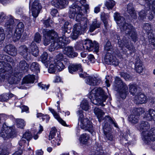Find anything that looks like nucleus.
Listing matches in <instances>:
<instances>
[{"mask_svg":"<svg viewBox=\"0 0 155 155\" xmlns=\"http://www.w3.org/2000/svg\"><path fill=\"white\" fill-rule=\"evenodd\" d=\"M120 75L126 81L130 80L131 79V76L129 74L124 72H120Z\"/></svg>","mask_w":155,"mask_h":155,"instance_id":"864d4df0","label":"nucleus"},{"mask_svg":"<svg viewBox=\"0 0 155 155\" xmlns=\"http://www.w3.org/2000/svg\"><path fill=\"white\" fill-rule=\"evenodd\" d=\"M127 11L133 18L136 19L137 16L132 4H129L127 7Z\"/></svg>","mask_w":155,"mask_h":155,"instance_id":"5701e85b","label":"nucleus"},{"mask_svg":"<svg viewBox=\"0 0 155 155\" xmlns=\"http://www.w3.org/2000/svg\"><path fill=\"white\" fill-rule=\"evenodd\" d=\"M101 82V79L98 77H89L86 80L87 84L93 86L98 85Z\"/></svg>","mask_w":155,"mask_h":155,"instance_id":"f3484780","label":"nucleus"},{"mask_svg":"<svg viewBox=\"0 0 155 155\" xmlns=\"http://www.w3.org/2000/svg\"><path fill=\"white\" fill-rule=\"evenodd\" d=\"M29 65L24 60H22L20 61L18 65V69L20 71L24 72L25 71H27L28 69Z\"/></svg>","mask_w":155,"mask_h":155,"instance_id":"4be33fe9","label":"nucleus"},{"mask_svg":"<svg viewBox=\"0 0 155 155\" xmlns=\"http://www.w3.org/2000/svg\"><path fill=\"white\" fill-rule=\"evenodd\" d=\"M73 30L72 33L71 34V38L75 40L77 39L79 35L84 33L83 30Z\"/></svg>","mask_w":155,"mask_h":155,"instance_id":"cd10ccee","label":"nucleus"},{"mask_svg":"<svg viewBox=\"0 0 155 155\" xmlns=\"http://www.w3.org/2000/svg\"><path fill=\"white\" fill-rule=\"evenodd\" d=\"M133 112V113L137 114V116H138L144 113L145 112V110L144 108L140 107L134 109Z\"/></svg>","mask_w":155,"mask_h":155,"instance_id":"c03bdc74","label":"nucleus"},{"mask_svg":"<svg viewBox=\"0 0 155 155\" xmlns=\"http://www.w3.org/2000/svg\"><path fill=\"white\" fill-rule=\"evenodd\" d=\"M8 94H5L0 95V101H6L9 99Z\"/></svg>","mask_w":155,"mask_h":155,"instance_id":"13d9d810","label":"nucleus"},{"mask_svg":"<svg viewBox=\"0 0 155 155\" xmlns=\"http://www.w3.org/2000/svg\"><path fill=\"white\" fill-rule=\"evenodd\" d=\"M35 80V77L34 75L29 74L24 78L21 84L33 83Z\"/></svg>","mask_w":155,"mask_h":155,"instance_id":"a878e982","label":"nucleus"},{"mask_svg":"<svg viewBox=\"0 0 155 155\" xmlns=\"http://www.w3.org/2000/svg\"><path fill=\"white\" fill-rule=\"evenodd\" d=\"M136 127L142 132V139L145 143L148 144L151 141L155 140V127L148 131L150 126L147 122L142 121L136 125Z\"/></svg>","mask_w":155,"mask_h":155,"instance_id":"20e7f679","label":"nucleus"},{"mask_svg":"<svg viewBox=\"0 0 155 155\" xmlns=\"http://www.w3.org/2000/svg\"><path fill=\"white\" fill-rule=\"evenodd\" d=\"M64 58V55L63 54L59 53L56 56V58L54 59H56L58 61H61Z\"/></svg>","mask_w":155,"mask_h":155,"instance_id":"69168bd1","label":"nucleus"},{"mask_svg":"<svg viewBox=\"0 0 155 155\" xmlns=\"http://www.w3.org/2000/svg\"><path fill=\"white\" fill-rule=\"evenodd\" d=\"M53 62L57 68V71H60L64 68L65 66L61 61H58L56 59H54Z\"/></svg>","mask_w":155,"mask_h":155,"instance_id":"c756f323","label":"nucleus"},{"mask_svg":"<svg viewBox=\"0 0 155 155\" xmlns=\"http://www.w3.org/2000/svg\"><path fill=\"white\" fill-rule=\"evenodd\" d=\"M59 0H52L51 4L52 5L57 8H59Z\"/></svg>","mask_w":155,"mask_h":155,"instance_id":"0e129e2a","label":"nucleus"},{"mask_svg":"<svg viewBox=\"0 0 155 155\" xmlns=\"http://www.w3.org/2000/svg\"><path fill=\"white\" fill-rule=\"evenodd\" d=\"M38 85L42 89H44V90H47L49 87V85H46L45 84H42L41 83H38Z\"/></svg>","mask_w":155,"mask_h":155,"instance_id":"338daca9","label":"nucleus"},{"mask_svg":"<svg viewBox=\"0 0 155 155\" xmlns=\"http://www.w3.org/2000/svg\"><path fill=\"white\" fill-rule=\"evenodd\" d=\"M56 129L55 127H53L52 128L49 135V140H50L53 138L55 137H57V134H56Z\"/></svg>","mask_w":155,"mask_h":155,"instance_id":"09e8293b","label":"nucleus"},{"mask_svg":"<svg viewBox=\"0 0 155 155\" xmlns=\"http://www.w3.org/2000/svg\"><path fill=\"white\" fill-rule=\"evenodd\" d=\"M114 18L120 28L123 29H132L133 26L130 24L126 23L125 18L121 16L120 14L116 12L114 14Z\"/></svg>","mask_w":155,"mask_h":155,"instance_id":"9d476101","label":"nucleus"},{"mask_svg":"<svg viewBox=\"0 0 155 155\" xmlns=\"http://www.w3.org/2000/svg\"><path fill=\"white\" fill-rule=\"evenodd\" d=\"M134 101L137 104H142L145 103L147 100L146 97L144 94L139 92L135 96Z\"/></svg>","mask_w":155,"mask_h":155,"instance_id":"6ab92c4d","label":"nucleus"},{"mask_svg":"<svg viewBox=\"0 0 155 155\" xmlns=\"http://www.w3.org/2000/svg\"><path fill=\"white\" fill-rule=\"evenodd\" d=\"M12 46V45L11 44L7 45L5 47L4 49V51L8 54H9V51H11Z\"/></svg>","mask_w":155,"mask_h":155,"instance_id":"052dcab7","label":"nucleus"},{"mask_svg":"<svg viewBox=\"0 0 155 155\" xmlns=\"http://www.w3.org/2000/svg\"><path fill=\"white\" fill-rule=\"evenodd\" d=\"M130 31H128L129 36L131 38L132 41L136 42L137 40V37L136 32L133 30H130Z\"/></svg>","mask_w":155,"mask_h":155,"instance_id":"ea45409f","label":"nucleus"},{"mask_svg":"<svg viewBox=\"0 0 155 155\" xmlns=\"http://www.w3.org/2000/svg\"><path fill=\"white\" fill-rule=\"evenodd\" d=\"M8 154L5 148H2L0 147V155H8Z\"/></svg>","mask_w":155,"mask_h":155,"instance_id":"e2e57ef3","label":"nucleus"},{"mask_svg":"<svg viewBox=\"0 0 155 155\" xmlns=\"http://www.w3.org/2000/svg\"><path fill=\"white\" fill-rule=\"evenodd\" d=\"M129 121L132 124H136L138 122L139 117L134 114H131L128 117Z\"/></svg>","mask_w":155,"mask_h":155,"instance_id":"2f4dec72","label":"nucleus"},{"mask_svg":"<svg viewBox=\"0 0 155 155\" xmlns=\"http://www.w3.org/2000/svg\"><path fill=\"white\" fill-rule=\"evenodd\" d=\"M81 128L85 130L92 132L93 130L92 123L87 118H84L80 119Z\"/></svg>","mask_w":155,"mask_h":155,"instance_id":"ddd939ff","label":"nucleus"},{"mask_svg":"<svg viewBox=\"0 0 155 155\" xmlns=\"http://www.w3.org/2000/svg\"><path fill=\"white\" fill-rule=\"evenodd\" d=\"M64 53L70 58H73L77 57L78 54L74 51L73 47H66L64 51Z\"/></svg>","mask_w":155,"mask_h":155,"instance_id":"aec40b11","label":"nucleus"},{"mask_svg":"<svg viewBox=\"0 0 155 155\" xmlns=\"http://www.w3.org/2000/svg\"><path fill=\"white\" fill-rule=\"evenodd\" d=\"M41 36L38 32L36 33L34 37V40L36 43H39L41 41Z\"/></svg>","mask_w":155,"mask_h":155,"instance_id":"8fccbe9b","label":"nucleus"},{"mask_svg":"<svg viewBox=\"0 0 155 155\" xmlns=\"http://www.w3.org/2000/svg\"><path fill=\"white\" fill-rule=\"evenodd\" d=\"M22 138L29 141L32 138V135L29 131H26L23 134Z\"/></svg>","mask_w":155,"mask_h":155,"instance_id":"603ef678","label":"nucleus"},{"mask_svg":"<svg viewBox=\"0 0 155 155\" xmlns=\"http://www.w3.org/2000/svg\"><path fill=\"white\" fill-rule=\"evenodd\" d=\"M103 120H105L104 124L103 126V131L104 134L108 140L112 141L114 140L115 137L111 133L112 129L110 125L107 122L108 121L114 124L116 127H118L117 124L115 121L109 116H106Z\"/></svg>","mask_w":155,"mask_h":155,"instance_id":"0eeeda50","label":"nucleus"},{"mask_svg":"<svg viewBox=\"0 0 155 155\" xmlns=\"http://www.w3.org/2000/svg\"><path fill=\"white\" fill-rule=\"evenodd\" d=\"M41 8V6L38 0H35L32 2L31 9L34 17L36 18L38 16Z\"/></svg>","mask_w":155,"mask_h":155,"instance_id":"4468645a","label":"nucleus"},{"mask_svg":"<svg viewBox=\"0 0 155 155\" xmlns=\"http://www.w3.org/2000/svg\"><path fill=\"white\" fill-rule=\"evenodd\" d=\"M16 122L17 127L18 128L23 129L25 125V121L22 119H17Z\"/></svg>","mask_w":155,"mask_h":155,"instance_id":"a18cd8bd","label":"nucleus"},{"mask_svg":"<svg viewBox=\"0 0 155 155\" xmlns=\"http://www.w3.org/2000/svg\"><path fill=\"white\" fill-rule=\"evenodd\" d=\"M0 60V76L3 78H8V81L10 84H17L19 81L18 75L12 73V66L8 63H12L13 59L8 55L2 54Z\"/></svg>","mask_w":155,"mask_h":155,"instance_id":"f257e3e1","label":"nucleus"},{"mask_svg":"<svg viewBox=\"0 0 155 155\" xmlns=\"http://www.w3.org/2000/svg\"><path fill=\"white\" fill-rule=\"evenodd\" d=\"M5 38L4 30H0V45L2 44Z\"/></svg>","mask_w":155,"mask_h":155,"instance_id":"4d7b16f0","label":"nucleus"},{"mask_svg":"<svg viewBox=\"0 0 155 155\" xmlns=\"http://www.w3.org/2000/svg\"><path fill=\"white\" fill-rule=\"evenodd\" d=\"M139 17L142 20H143L146 18L147 12L145 10H142L139 13Z\"/></svg>","mask_w":155,"mask_h":155,"instance_id":"5fc2aeb1","label":"nucleus"},{"mask_svg":"<svg viewBox=\"0 0 155 155\" xmlns=\"http://www.w3.org/2000/svg\"><path fill=\"white\" fill-rule=\"evenodd\" d=\"M94 112L97 117L99 119V121L102 120V118L104 114V113L100 109L95 107L94 109Z\"/></svg>","mask_w":155,"mask_h":155,"instance_id":"7c9ffc66","label":"nucleus"},{"mask_svg":"<svg viewBox=\"0 0 155 155\" xmlns=\"http://www.w3.org/2000/svg\"><path fill=\"white\" fill-rule=\"evenodd\" d=\"M81 107L83 110L87 111L89 107L87 101L85 100L82 101L81 104Z\"/></svg>","mask_w":155,"mask_h":155,"instance_id":"79ce46f5","label":"nucleus"},{"mask_svg":"<svg viewBox=\"0 0 155 155\" xmlns=\"http://www.w3.org/2000/svg\"><path fill=\"white\" fill-rule=\"evenodd\" d=\"M84 23H78L74 25V29H86L82 28Z\"/></svg>","mask_w":155,"mask_h":155,"instance_id":"bf43d9fd","label":"nucleus"},{"mask_svg":"<svg viewBox=\"0 0 155 155\" xmlns=\"http://www.w3.org/2000/svg\"><path fill=\"white\" fill-rule=\"evenodd\" d=\"M29 48L31 53L33 56L35 57H37L38 56L39 53V51L35 42L32 41L31 43Z\"/></svg>","mask_w":155,"mask_h":155,"instance_id":"b1692460","label":"nucleus"},{"mask_svg":"<svg viewBox=\"0 0 155 155\" xmlns=\"http://www.w3.org/2000/svg\"><path fill=\"white\" fill-rule=\"evenodd\" d=\"M31 70L32 71H36L37 72L39 71V67L38 64L35 62L32 63L30 67Z\"/></svg>","mask_w":155,"mask_h":155,"instance_id":"a19ab883","label":"nucleus"},{"mask_svg":"<svg viewBox=\"0 0 155 155\" xmlns=\"http://www.w3.org/2000/svg\"><path fill=\"white\" fill-rule=\"evenodd\" d=\"M135 70L136 72L140 73L142 72L143 70V64L140 59H137L135 63Z\"/></svg>","mask_w":155,"mask_h":155,"instance_id":"bb28decb","label":"nucleus"},{"mask_svg":"<svg viewBox=\"0 0 155 155\" xmlns=\"http://www.w3.org/2000/svg\"><path fill=\"white\" fill-rule=\"evenodd\" d=\"M56 71H57V68L54 63L53 61H52L50 64L48 69V72L50 73H54Z\"/></svg>","mask_w":155,"mask_h":155,"instance_id":"58836bf2","label":"nucleus"},{"mask_svg":"<svg viewBox=\"0 0 155 155\" xmlns=\"http://www.w3.org/2000/svg\"><path fill=\"white\" fill-rule=\"evenodd\" d=\"M93 155H105L103 153L102 147H98L96 150L93 152Z\"/></svg>","mask_w":155,"mask_h":155,"instance_id":"49530a36","label":"nucleus"},{"mask_svg":"<svg viewBox=\"0 0 155 155\" xmlns=\"http://www.w3.org/2000/svg\"><path fill=\"white\" fill-rule=\"evenodd\" d=\"M114 87L115 91L119 92L120 96L122 98H125L128 92V87L120 78L118 77L115 78Z\"/></svg>","mask_w":155,"mask_h":155,"instance_id":"6e6552de","label":"nucleus"},{"mask_svg":"<svg viewBox=\"0 0 155 155\" xmlns=\"http://www.w3.org/2000/svg\"><path fill=\"white\" fill-rule=\"evenodd\" d=\"M57 137L53 138L51 139L50 140H51V142L54 146H56L57 145H59L60 144V135H59L57 134Z\"/></svg>","mask_w":155,"mask_h":155,"instance_id":"473e14b6","label":"nucleus"},{"mask_svg":"<svg viewBox=\"0 0 155 155\" xmlns=\"http://www.w3.org/2000/svg\"><path fill=\"white\" fill-rule=\"evenodd\" d=\"M23 30H15L14 33L12 35L13 40L14 41H16L18 40L21 38Z\"/></svg>","mask_w":155,"mask_h":155,"instance_id":"c85d7f7f","label":"nucleus"},{"mask_svg":"<svg viewBox=\"0 0 155 155\" xmlns=\"http://www.w3.org/2000/svg\"><path fill=\"white\" fill-rule=\"evenodd\" d=\"M88 96L91 102L97 105H101L107 98V95L101 87L93 89L90 92Z\"/></svg>","mask_w":155,"mask_h":155,"instance_id":"39448f33","label":"nucleus"},{"mask_svg":"<svg viewBox=\"0 0 155 155\" xmlns=\"http://www.w3.org/2000/svg\"><path fill=\"white\" fill-rule=\"evenodd\" d=\"M59 8L62 9L66 7L68 3V2L67 0H59Z\"/></svg>","mask_w":155,"mask_h":155,"instance_id":"37998d69","label":"nucleus"},{"mask_svg":"<svg viewBox=\"0 0 155 155\" xmlns=\"http://www.w3.org/2000/svg\"><path fill=\"white\" fill-rule=\"evenodd\" d=\"M100 23L99 22H98L97 19H95L93 21L92 24L90 27L92 29H95L100 28Z\"/></svg>","mask_w":155,"mask_h":155,"instance_id":"de8ad7c7","label":"nucleus"},{"mask_svg":"<svg viewBox=\"0 0 155 155\" xmlns=\"http://www.w3.org/2000/svg\"><path fill=\"white\" fill-rule=\"evenodd\" d=\"M144 118L148 120L155 121V110L152 109H149L145 113Z\"/></svg>","mask_w":155,"mask_h":155,"instance_id":"412c9836","label":"nucleus"},{"mask_svg":"<svg viewBox=\"0 0 155 155\" xmlns=\"http://www.w3.org/2000/svg\"><path fill=\"white\" fill-rule=\"evenodd\" d=\"M44 37L43 43L45 45H48L51 43L49 51H52L55 49H58L63 48L61 41L59 40L58 34L53 30H43Z\"/></svg>","mask_w":155,"mask_h":155,"instance_id":"f03ea898","label":"nucleus"},{"mask_svg":"<svg viewBox=\"0 0 155 155\" xmlns=\"http://www.w3.org/2000/svg\"><path fill=\"white\" fill-rule=\"evenodd\" d=\"M11 51H9V55L12 56H15L17 54V51L15 47L12 45Z\"/></svg>","mask_w":155,"mask_h":155,"instance_id":"6e6d98bb","label":"nucleus"},{"mask_svg":"<svg viewBox=\"0 0 155 155\" xmlns=\"http://www.w3.org/2000/svg\"><path fill=\"white\" fill-rule=\"evenodd\" d=\"M85 11L81 9V7L79 5L76 4H72L69 7V11L68 12L69 16L71 18H74L76 14H77L76 20L80 21L81 23H84L82 27L84 28H86L88 20L86 18L84 17V13H87V10L88 9V6L86 5L84 6Z\"/></svg>","mask_w":155,"mask_h":155,"instance_id":"7ed1b4c3","label":"nucleus"},{"mask_svg":"<svg viewBox=\"0 0 155 155\" xmlns=\"http://www.w3.org/2000/svg\"><path fill=\"white\" fill-rule=\"evenodd\" d=\"M15 134V128L7 126L5 124L3 125L0 133V136L4 140H7L13 137Z\"/></svg>","mask_w":155,"mask_h":155,"instance_id":"9b49d317","label":"nucleus"},{"mask_svg":"<svg viewBox=\"0 0 155 155\" xmlns=\"http://www.w3.org/2000/svg\"><path fill=\"white\" fill-rule=\"evenodd\" d=\"M129 92L133 95H135L137 90V86L136 84H130L129 85Z\"/></svg>","mask_w":155,"mask_h":155,"instance_id":"72a5a7b5","label":"nucleus"},{"mask_svg":"<svg viewBox=\"0 0 155 155\" xmlns=\"http://www.w3.org/2000/svg\"><path fill=\"white\" fill-rule=\"evenodd\" d=\"M84 42L83 44L81 43H77L75 45V48L76 50H81L84 49Z\"/></svg>","mask_w":155,"mask_h":155,"instance_id":"680f3d73","label":"nucleus"},{"mask_svg":"<svg viewBox=\"0 0 155 155\" xmlns=\"http://www.w3.org/2000/svg\"><path fill=\"white\" fill-rule=\"evenodd\" d=\"M105 50L109 52L106 53L104 58L105 63L108 64L112 65L114 66L118 65L119 62L115 57L113 56L112 54H113V49L110 42L108 40L107 41L104 46Z\"/></svg>","mask_w":155,"mask_h":155,"instance_id":"423d86ee","label":"nucleus"},{"mask_svg":"<svg viewBox=\"0 0 155 155\" xmlns=\"http://www.w3.org/2000/svg\"><path fill=\"white\" fill-rule=\"evenodd\" d=\"M52 21L49 19H48L47 20L44 21V25L46 28H48L50 26V24L51 23V21Z\"/></svg>","mask_w":155,"mask_h":155,"instance_id":"774afa93","label":"nucleus"},{"mask_svg":"<svg viewBox=\"0 0 155 155\" xmlns=\"http://www.w3.org/2000/svg\"><path fill=\"white\" fill-rule=\"evenodd\" d=\"M115 2L113 0H106L105 5L108 9H112L115 5Z\"/></svg>","mask_w":155,"mask_h":155,"instance_id":"4c0bfd02","label":"nucleus"},{"mask_svg":"<svg viewBox=\"0 0 155 155\" xmlns=\"http://www.w3.org/2000/svg\"><path fill=\"white\" fill-rule=\"evenodd\" d=\"M89 139V135L86 133L81 134L80 138V142L83 144L86 143Z\"/></svg>","mask_w":155,"mask_h":155,"instance_id":"e433bc0d","label":"nucleus"},{"mask_svg":"<svg viewBox=\"0 0 155 155\" xmlns=\"http://www.w3.org/2000/svg\"><path fill=\"white\" fill-rule=\"evenodd\" d=\"M19 51L21 55L27 60L30 59V54L28 51V48L25 45L21 46L19 47Z\"/></svg>","mask_w":155,"mask_h":155,"instance_id":"a211bd4d","label":"nucleus"},{"mask_svg":"<svg viewBox=\"0 0 155 155\" xmlns=\"http://www.w3.org/2000/svg\"><path fill=\"white\" fill-rule=\"evenodd\" d=\"M102 20L103 21L104 26L106 29H107L111 28V25L108 21V20L105 17L102 16L101 18Z\"/></svg>","mask_w":155,"mask_h":155,"instance_id":"3c124183","label":"nucleus"},{"mask_svg":"<svg viewBox=\"0 0 155 155\" xmlns=\"http://www.w3.org/2000/svg\"><path fill=\"white\" fill-rule=\"evenodd\" d=\"M118 44L121 48L125 47L129 51V54H131L136 51L135 47L133 45L130 44L129 40L125 37L121 38L120 36L117 35Z\"/></svg>","mask_w":155,"mask_h":155,"instance_id":"1a4fd4ad","label":"nucleus"},{"mask_svg":"<svg viewBox=\"0 0 155 155\" xmlns=\"http://www.w3.org/2000/svg\"><path fill=\"white\" fill-rule=\"evenodd\" d=\"M68 71L71 74H74L77 71L82 72L83 69L81 64H71L68 67Z\"/></svg>","mask_w":155,"mask_h":155,"instance_id":"dca6fc26","label":"nucleus"},{"mask_svg":"<svg viewBox=\"0 0 155 155\" xmlns=\"http://www.w3.org/2000/svg\"><path fill=\"white\" fill-rule=\"evenodd\" d=\"M14 21L13 19H10L5 23V26L6 28L9 29H23L24 28V25L22 22H19L16 26L14 25Z\"/></svg>","mask_w":155,"mask_h":155,"instance_id":"2eb2a0df","label":"nucleus"},{"mask_svg":"<svg viewBox=\"0 0 155 155\" xmlns=\"http://www.w3.org/2000/svg\"><path fill=\"white\" fill-rule=\"evenodd\" d=\"M48 54L45 52L43 53L40 57V59L41 61L44 63L47 64L50 63L51 61L48 60Z\"/></svg>","mask_w":155,"mask_h":155,"instance_id":"c9c22d12","label":"nucleus"},{"mask_svg":"<svg viewBox=\"0 0 155 155\" xmlns=\"http://www.w3.org/2000/svg\"><path fill=\"white\" fill-rule=\"evenodd\" d=\"M49 110L53 114L55 118L57 119L60 124L64 126H67V125L66 123L65 122L60 118V116L58 115L57 113L54 110V109H52L51 108H49Z\"/></svg>","mask_w":155,"mask_h":155,"instance_id":"393cba45","label":"nucleus"},{"mask_svg":"<svg viewBox=\"0 0 155 155\" xmlns=\"http://www.w3.org/2000/svg\"><path fill=\"white\" fill-rule=\"evenodd\" d=\"M59 40L61 41L63 47L67 45V44H69L70 42V41L68 38L66 37L64 35L62 37H59Z\"/></svg>","mask_w":155,"mask_h":155,"instance_id":"f704fd0d","label":"nucleus"},{"mask_svg":"<svg viewBox=\"0 0 155 155\" xmlns=\"http://www.w3.org/2000/svg\"><path fill=\"white\" fill-rule=\"evenodd\" d=\"M84 49L89 51H93L96 53L99 50V45L96 41H94L93 42L89 39H86L84 42Z\"/></svg>","mask_w":155,"mask_h":155,"instance_id":"f8f14e48","label":"nucleus"}]
</instances>
